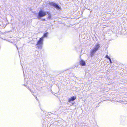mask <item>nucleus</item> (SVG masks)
Masks as SVG:
<instances>
[{
  "label": "nucleus",
  "instance_id": "obj_1",
  "mask_svg": "<svg viewBox=\"0 0 127 127\" xmlns=\"http://www.w3.org/2000/svg\"><path fill=\"white\" fill-rule=\"evenodd\" d=\"M48 33V32H46V33H44L43 34V36L41 38H40L39 40L38 41L36 45L38 49H42L43 45V38L44 37H47Z\"/></svg>",
  "mask_w": 127,
  "mask_h": 127
},
{
  "label": "nucleus",
  "instance_id": "obj_2",
  "mask_svg": "<svg viewBox=\"0 0 127 127\" xmlns=\"http://www.w3.org/2000/svg\"><path fill=\"white\" fill-rule=\"evenodd\" d=\"M100 47V44L97 43L95 45L94 48L90 50V55L91 57H93L98 50Z\"/></svg>",
  "mask_w": 127,
  "mask_h": 127
},
{
  "label": "nucleus",
  "instance_id": "obj_3",
  "mask_svg": "<svg viewBox=\"0 0 127 127\" xmlns=\"http://www.w3.org/2000/svg\"><path fill=\"white\" fill-rule=\"evenodd\" d=\"M46 12L42 10H40L38 13V18H39L45 16L46 15Z\"/></svg>",
  "mask_w": 127,
  "mask_h": 127
},
{
  "label": "nucleus",
  "instance_id": "obj_4",
  "mask_svg": "<svg viewBox=\"0 0 127 127\" xmlns=\"http://www.w3.org/2000/svg\"><path fill=\"white\" fill-rule=\"evenodd\" d=\"M76 98V96H74L70 98H69L68 99V102H70L71 101H73ZM74 103V102H72L71 103H69V105H72Z\"/></svg>",
  "mask_w": 127,
  "mask_h": 127
},
{
  "label": "nucleus",
  "instance_id": "obj_5",
  "mask_svg": "<svg viewBox=\"0 0 127 127\" xmlns=\"http://www.w3.org/2000/svg\"><path fill=\"white\" fill-rule=\"evenodd\" d=\"M50 4L51 5L53 6L57 9H60V7L58 5L54 2H51L50 3Z\"/></svg>",
  "mask_w": 127,
  "mask_h": 127
},
{
  "label": "nucleus",
  "instance_id": "obj_6",
  "mask_svg": "<svg viewBox=\"0 0 127 127\" xmlns=\"http://www.w3.org/2000/svg\"><path fill=\"white\" fill-rule=\"evenodd\" d=\"M80 63L81 65L82 66H85L86 64L85 61L82 59H81L80 61Z\"/></svg>",
  "mask_w": 127,
  "mask_h": 127
},
{
  "label": "nucleus",
  "instance_id": "obj_7",
  "mask_svg": "<svg viewBox=\"0 0 127 127\" xmlns=\"http://www.w3.org/2000/svg\"><path fill=\"white\" fill-rule=\"evenodd\" d=\"M120 35H119L118 36H125L127 34V32H120L119 34Z\"/></svg>",
  "mask_w": 127,
  "mask_h": 127
},
{
  "label": "nucleus",
  "instance_id": "obj_8",
  "mask_svg": "<svg viewBox=\"0 0 127 127\" xmlns=\"http://www.w3.org/2000/svg\"><path fill=\"white\" fill-rule=\"evenodd\" d=\"M46 13L47 14H48V15H49V18H50L51 17V16L50 13L48 11Z\"/></svg>",
  "mask_w": 127,
  "mask_h": 127
},
{
  "label": "nucleus",
  "instance_id": "obj_9",
  "mask_svg": "<svg viewBox=\"0 0 127 127\" xmlns=\"http://www.w3.org/2000/svg\"><path fill=\"white\" fill-rule=\"evenodd\" d=\"M105 58L108 59H109V58H110V57H109V56L108 55H106L105 57Z\"/></svg>",
  "mask_w": 127,
  "mask_h": 127
},
{
  "label": "nucleus",
  "instance_id": "obj_10",
  "mask_svg": "<svg viewBox=\"0 0 127 127\" xmlns=\"http://www.w3.org/2000/svg\"><path fill=\"white\" fill-rule=\"evenodd\" d=\"M110 62V63L111 64H112V62L111 61V59L110 58H109V59Z\"/></svg>",
  "mask_w": 127,
  "mask_h": 127
},
{
  "label": "nucleus",
  "instance_id": "obj_11",
  "mask_svg": "<svg viewBox=\"0 0 127 127\" xmlns=\"http://www.w3.org/2000/svg\"><path fill=\"white\" fill-rule=\"evenodd\" d=\"M30 91H31V92H32V91H31V90H30Z\"/></svg>",
  "mask_w": 127,
  "mask_h": 127
}]
</instances>
